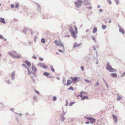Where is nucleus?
<instances>
[{
	"label": "nucleus",
	"mask_w": 125,
	"mask_h": 125,
	"mask_svg": "<svg viewBox=\"0 0 125 125\" xmlns=\"http://www.w3.org/2000/svg\"><path fill=\"white\" fill-rule=\"evenodd\" d=\"M16 119L17 120V122H18L19 121V119L18 118H17V117H16Z\"/></svg>",
	"instance_id": "69168bd1"
},
{
	"label": "nucleus",
	"mask_w": 125,
	"mask_h": 125,
	"mask_svg": "<svg viewBox=\"0 0 125 125\" xmlns=\"http://www.w3.org/2000/svg\"><path fill=\"white\" fill-rule=\"evenodd\" d=\"M83 3L82 1L81 0H77L74 2V4L76 7L79 8Z\"/></svg>",
	"instance_id": "7ed1b4c3"
},
{
	"label": "nucleus",
	"mask_w": 125,
	"mask_h": 125,
	"mask_svg": "<svg viewBox=\"0 0 125 125\" xmlns=\"http://www.w3.org/2000/svg\"><path fill=\"white\" fill-rule=\"evenodd\" d=\"M72 83V82L70 80L68 79L67 80L66 85L67 86H69Z\"/></svg>",
	"instance_id": "dca6fc26"
},
{
	"label": "nucleus",
	"mask_w": 125,
	"mask_h": 125,
	"mask_svg": "<svg viewBox=\"0 0 125 125\" xmlns=\"http://www.w3.org/2000/svg\"><path fill=\"white\" fill-rule=\"evenodd\" d=\"M93 48L94 50L96 51V48L94 46H93Z\"/></svg>",
	"instance_id": "6e6d98bb"
},
{
	"label": "nucleus",
	"mask_w": 125,
	"mask_h": 125,
	"mask_svg": "<svg viewBox=\"0 0 125 125\" xmlns=\"http://www.w3.org/2000/svg\"><path fill=\"white\" fill-rule=\"evenodd\" d=\"M116 4L118 5L119 3V0H114Z\"/></svg>",
	"instance_id": "473e14b6"
},
{
	"label": "nucleus",
	"mask_w": 125,
	"mask_h": 125,
	"mask_svg": "<svg viewBox=\"0 0 125 125\" xmlns=\"http://www.w3.org/2000/svg\"><path fill=\"white\" fill-rule=\"evenodd\" d=\"M28 30V29L27 28H25L24 29L23 31V32L25 34L27 33Z\"/></svg>",
	"instance_id": "5701e85b"
},
{
	"label": "nucleus",
	"mask_w": 125,
	"mask_h": 125,
	"mask_svg": "<svg viewBox=\"0 0 125 125\" xmlns=\"http://www.w3.org/2000/svg\"><path fill=\"white\" fill-rule=\"evenodd\" d=\"M53 100L55 101L57 100V97L55 96H53Z\"/></svg>",
	"instance_id": "e433bc0d"
},
{
	"label": "nucleus",
	"mask_w": 125,
	"mask_h": 125,
	"mask_svg": "<svg viewBox=\"0 0 125 125\" xmlns=\"http://www.w3.org/2000/svg\"><path fill=\"white\" fill-rule=\"evenodd\" d=\"M37 4L38 6V11H39V12H40V10H41V8H40V7L39 5V4L38 3H37Z\"/></svg>",
	"instance_id": "bb28decb"
},
{
	"label": "nucleus",
	"mask_w": 125,
	"mask_h": 125,
	"mask_svg": "<svg viewBox=\"0 0 125 125\" xmlns=\"http://www.w3.org/2000/svg\"><path fill=\"white\" fill-rule=\"evenodd\" d=\"M81 95H80V97H81V98H82V97H83V95L82 94H80Z\"/></svg>",
	"instance_id": "0e129e2a"
},
{
	"label": "nucleus",
	"mask_w": 125,
	"mask_h": 125,
	"mask_svg": "<svg viewBox=\"0 0 125 125\" xmlns=\"http://www.w3.org/2000/svg\"><path fill=\"white\" fill-rule=\"evenodd\" d=\"M54 42L56 45L62 47L61 48L64 50V46L62 43V42L61 41H60L59 42L57 40H55L54 41Z\"/></svg>",
	"instance_id": "20e7f679"
},
{
	"label": "nucleus",
	"mask_w": 125,
	"mask_h": 125,
	"mask_svg": "<svg viewBox=\"0 0 125 125\" xmlns=\"http://www.w3.org/2000/svg\"><path fill=\"white\" fill-rule=\"evenodd\" d=\"M85 123L87 124H88L89 123V122H87Z\"/></svg>",
	"instance_id": "774afa93"
},
{
	"label": "nucleus",
	"mask_w": 125,
	"mask_h": 125,
	"mask_svg": "<svg viewBox=\"0 0 125 125\" xmlns=\"http://www.w3.org/2000/svg\"><path fill=\"white\" fill-rule=\"evenodd\" d=\"M35 72L33 71L32 73H31L34 75L35 76H36V75L35 74Z\"/></svg>",
	"instance_id": "37998d69"
},
{
	"label": "nucleus",
	"mask_w": 125,
	"mask_h": 125,
	"mask_svg": "<svg viewBox=\"0 0 125 125\" xmlns=\"http://www.w3.org/2000/svg\"><path fill=\"white\" fill-rule=\"evenodd\" d=\"M32 69L33 71H34L35 72H36L37 70V69L35 68V67L33 66V65L32 67Z\"/></svg>",
	"instance_id": "aec40b11"
},
{
	"label": "nucleus",
	"mask_w": 125,
	"mask_h": 125,
	"mask_svg": "<svg viewBox=\"0 0 125 125\" xmlns=\"http://www.w3.org/2000/svg\"><path fill=\"white\" fill-rule=\"evenodd\" d=\"M37 57V56L36 55H33L32 57V58L34 59H36Z\"/></svg>",
	"instance_id": "4c0bfd02"
},
{
	"label": "nucleus",
	"mask_w": 125,
	"mask_h": 125,
	"mask_svg": "<svg viewBox=\"0 0 125 125\" xmlns=\"http://www.w3.org/2000/svg\"><path fill=\"white\" fill-rule=\"evenodd\" d=\"M62 82L64 85L65 86L66 85V81L65 78L64 77L63 78Z\"/></svg>",
	"instance_id": "4be33fe9"
},
{
	"label": "nucleus",
	"mask_w": 125,
	"mask_h": 125,
	"mask_svg": "<svg viewBox=\"0 0 125 125\" xmlns=\"http://www.w3.org/2000/svg\"><path fill=\"white\" fill-rule=\"evenodd\" d=\"M21 57L20 56H19L18 55H16V56H15V55H14L13 58H20Z\"/></svg>",
	"instance_id": "72a5a7b5"
},
{
	"label": "nucleus",
	"mask_w": 125,
	"mask_h": 125,
	"mask_svg": "<svg viewBox=\"0 0 125 125\" xmlns=\"http://www.w3.org/2000/svg\"><path fill=\"white\" fill-rule=\"evenodd\" d=\"M81 43H80V44H78L77 43L75 42L74 44L73 48H75L77 47H78L81 45Z\"/></svg>",
	"instance_id": "ddd939ff"
},
{
	"label": "nucleus",
	"mask_w": 125,
	"mask_h": 125,
	"mask_svg": "<svg viewBox=\"0 0 125 125\" xmlns=\"http://www.w3.org/2000/svg\"><path fill=\"white\" fill-rule=\"evenodd\" d=\"M13 53L17 54V53L15 51H10L8 52V54L11 57L13 58L15 55Z\"/></svg>",
	"instance_id": "423d86ee"
},
{
	"label": "nucleus",
	"mask_w": 125,
	"mask_h": 125,
	"mask_svg": "<svg viewBox=\"0 0 125 125\" xmlns=\"http://www.w3.org/2000/svg\"><path fill=\"white\" fill-rule=\"evenodd\" d=\"M78 77L76 76L74 77H71L70 79L72 80V82L73 83H75L78 81L77 80Z\"/></svg>",
	"instance_id": "39448f33"
},
{
	"label": "nucleus",
	"mask_w": 125,
	"mask_h": 125,
	"mask_svg": "<svg viewBox=\"0 0 125 125\" xmlns=\"http://www.w3.org/2000/svg\"><path fill=\"white\" fill-rule=\"evenodd\" d=\"M39 59L41 61H43V58H42L39 57Z\"/></svg>",
	"instance_id": "864d4df0"
},
{
	"label": "nucleus",
	"mask_w": 125,
	"mask_h": 125,
	"mask_svg": "<svg viewBox=\"0 0 125 125\" xmlns=\"http://www.w3.org/2000/svg\"><path fill=\"white\" fill-rule=\"evenodd\" d=\"M83 3H84V5H89L90 3L88 1V0H83Z\"/></svg>",
	"instance_id": "f8f14e48"
},
{
	"label": "nucleus",
	"mask_w": 125,
	"mask_h": 125,
	"mask_svg": "<svg viewBox=\"0 0 125 125\" xmlns=\"http://www.w3.org/2000/svg\"><path fill=\"white\" fill-rule=\"evenodd\" d=\"M124 75L125 76V72L123 73L121 75V76L122 77H123Z\"/></svg>",
	"instance_id": "a18cd8bd"
},
{
	"label": "nucleus",
	"mask_w": 125,
	"mask_h": 125,
	"mask_svg": "<svg viewBox=\"0 0 125 125\" xmlns=\"http://www.w3.org/2000/svg\"><path fill=\"white\" fill-rule=\"evenodd\" d=\"M84 81L87 83H89L90 82V81L87 79H85Z\"/></svg>",
	"instance_id": "49530a36"
},
{
	"label": "nucleus",
	"mask_w": 125,
	"mask_h": 125,
	"mask_svg": "<svg viewBox=\"0 0 125 125\" xmlns=\"http://www.w3.org/2000/svg\"><path fill=\"white\" fill-rule=\"evenodd\" d=\"M15 114H18L19 115L21 116V115H22V114H18L17 113H15Z\"/></svg>",
	"instance_id": "052dcab7"
},
{
	"label": "nucleus",
	"mask_w": 125,
	"mask_h": 125,
	"mask_svg": "<svg viewBox=\"0 0 125 125\" xmlns=\"http://www.w3.org/2000/svg\"><path fill=\"white\" fill-rule=\"evenodd\" d=\"M75 102H71L70 103L69 106H72L75 103Z\"/></svg>",
	"instance_id": "c9c22d12"
},
{
	"label": "nucleus",
	"mask_w": 125,
	"mask_h": 125,
	"mask_svg": "<svg viewBox=\"0 0 125 125\" xmlns=\"http://www.w3.org/2000/svg\"><path fill=\"white\" fill-rule=\"evenodd\" d=\"M118 26L119 28V32L122 33L123 34H124L125 33L124 31L119 24H118Z\"/></svg>",
	"instance_id": "9d476101"
},
{
	"label": "nucleus",
	"mask_w": 125,
	"mask_h": 125,
	"mask_svg": "<svg viewBox=\"0 0 125 125\" xmlns=\"http://www.w3.org/2000/svg\"><path fill=\"white\" fill-rule=\"evenodd\" d=\"M24 62L28 67H29L31 65V63L28 61H25Z\"/></svg>",
	"instance_id": "4468645a"
},
{
	"label": "nucleus",
	"mask_w": 125,
	"mask_h": 125,
	"mask_svg": "<svg viewBox=\"0 0 125 125\" xmlns=\"http://www.w3.org/2000/svg\"><path fill=\"white\" fill-rule=\"evenodd\" d=\"M50 75V74L49 73L47 72H45L43 73V75L46 76L47 77L51 78V76H49V75Z\"/></svg>",
	"instance_id": "2eb2a0df"
},
{
	"label": "nucleus",
	"mask_w": 125,
	"mask_h": 125,
	"mask_svg": "<svg viewBox=\"0 0 125 125\" xmlns=\"http://www.w3.org/2000/svg\"><path fill=\"white\" fill-rule=\"evenodd\" d=\"M102 79H103V81H104V83L106 85V86H107V88H108L109 86H108V84L106 83V81L104 80V79L103 78Z\"/></svg>",
	"instance_id": "393cba45"
},
{
	"label": "nucleus",
	"mask_w": 125,
	"mask_h": 125,
	"mask_svg": "<svg viewBox=\"0 0 125 125\" xmlns=\"http://www.w3.org/2000/svg\"><path fill=\"white\" fill-rule=\"evenodd\" d=\"M38 65L39 66L42 67L44 69H47L48 68L47 66L44 64L42 63H40L38 64Z\"/></svg>",
	"instance_id": "0eeeda50"
},
{
	"label": "nucleus",
	"mask_w": 125,
	"mask_h": 125,
	"mask_svg": "<svg viewBox=\"0 0 125 125\" xmlns=\"http://www.w3.org/2000/svg\"><path fill=\"white\" fill-rule=\"evenodd\" d=\"M74 29L75 32L74 31L73 28L71 27H70L69 31L73 37L74 38H75L77 37L75 33L76 34H77V28L76 26H74Z\"/></svg>",
	"instance_id": "f257e3e1"
},
{
	"label": "nucleus",
	"mask_w": 125,
	"mask_h": 125,
	"mask_svg": "<svg viewBox=\"0 0 125 125\" xmlns=\"http://www.w3.org/2000/svg\"><path fill=\"white\" fill-rule=\"evenodd\" d=\"M51 69L52 71L53 72H55V70H54V69L52 68H51Z\"/></svg>",
	"instance_id": "3c124183"
},
{
	"label": "nucleus",
	"mask_w": 125,
	"mask_h": 125,
	"mask_svg": "<svg viewBox=\"0 0 125 125\" xmlns=\"http://www.w3.org/2000/svg\"><path fill=\"white\" fill-rule=\"evenodd\" d=\"M60 117L62 121V122L64 121L65 119L64 116L62 114H61L60 116Z\"/></svg>",
	"instance_id": "a211bd4d"
},
{
	"label": "nucleus",
	"mask_w": 125,
	"mask_h": 125,
	"mask_svg": "<svg viewBox=\"0 0 125 125\" xmlns=\"http://www.w3.org/2000/svg\"><path fill=\"white\" fill-rule=\"evenodd\" d=\"M99 11L100 12H102V10L101 9H100L99 10Z\"/></svg>",
	"instance_id": "e2e57ef3"
},
{
	"label": "nucleus",
	"mask_w": 125,
	"mask_h": 125,
	"mask_svg": "<svg viewBox=\"0 0 125 125\" xmlns=\"http://www.w3.org/2000/svg\"><path fill=\"white\" fill-rule=\"evenodd\" d=\"M111 76L113 78H115L117 76V74L115 73H112L111 74Z\"/></svg>",
	"instance_id": "6ab92c4d"
},
{
	"label": "nucleus",
	"mask_w": 125,
	"mask_h": 125,
	"mask_svg": "<svg viewBox=\"0 0 125 125\" xmlns=\"http://www.w3.org/2000/svg\"><path fill=\"white\" fill-rule=\"evenodd\" d=\"M97 28L96 27H95L93 29V33H95L97 32Z\"/></svg>",
	"instance_id": "412c9836"
},
{
	"label": "nucleus",
	"mask_w": 125,
	"mask_h": 125,
	"mask_svg": "<svg viewBox=\"0 0 125 125\" xmlns=\"http://www.w3.org/2000/svg\"><path fill=\"white\" fill-rule=\"evenodd\" d=\"M81 68L82 69V71H83L84 70V68L83 66H82L81 67Z\"/></svg>",
	"instance_id": "bf43d9fd"
},
{
	"label": "nucleus",
	"mask_w": 125,
	"mask_h": 125,
	"mask_svg": "<svg viewBox=\"0 0 125 125\" xmlns=\"http://www.w3.org/2000/svg\"><path fill=\"white\" fill-rule=\"evenodd\" d=\"M68 90H71L72 91H73L74 90V89L73 88V87L72 86H70L68 89Z\"/></svg>",
	"instance_id": "2f4dec72"
},
{
	"label": "nucleus",
	"mask_w": 125,
	"mask_h": 125,
	"mask_svg": "<svg viewBox=\"0 0 125 125\" xmlns=\"http://www.w3.org/2000/svg\"><path fill=\"white\" fill-rule=\"evenodd\" d=\"M86 98L88 99V97L86 96H84L82 98H81V100H83L85 99Z\"/></svg>",
	"instance_id": "cd10ccee"
},
{
	"label": "nucleus",
	"mask_w": 125,
	"mask_h": 125,
	"mask_svg": "<svg viewBox=\"0 0 125 125\" xmlns=\"http://www.w3.org/2000/svg\"><path fill=\"white\" fill-rule=\"evenodd\" d=\"M87 119L90 121V123L92 124H94L95 122L96 119L91 117H87Z\"/></svg>",
	"instance_id": "6e6552de"
},
{
	"label": "nucleus",
	"mask_w": 125,
	"mask_h": 125,
	"mask_svg": "<svg viewBox=\"0 0 125 125\" xmlns=\"http://www.w3.org/2000/svg\"><path fill=\"white\" fill-rule=\"evenodd\" d=\"M106 28V25L103 24L102 25V28L103 30L105 29Z\"/></svg>",
	"instance_id": "c756f323"
},
{
	"label": "nucleus",
	"mask_w": 125,
	"mask_h": 125,
	"mask_svg": "<svg viewBox=\"0 0 125 125\" xmlns=\"http://www.w3.org/2000/svg\"><path fill=\"white\" fill-rule=\"evenodd\" d=\"M14 5L13 4H11V8H14Z\"/></svg>",
	"instance_id": "4d7b16f0"
},
{
	"label": "nucleus",
	"mask_w": 125,
	"mask_h": 125,
	"mask_svg": "<svg viewBox=\"0 0 125 125\" xmlns=\"http://www.w3.org/2000/svg\"><path fill=\"white\" fill-rule=\"evenodd\" d=\"M108 3L111 5L112 4V2L111 0H107Z\"/></svg>",
	"instance_id": "f704fd0d"
},
{
	"label": "nucleus",
	"mask_w": 125,
	"mask_h": 125,
	"mask_svg": "<svg viewBox=\"0 0 125 125\" xmlns=\"http://www.w3.org/2000/svg\"><path fill=\"white\" fill-rule=\"evenodd\" d=\"M2 38H3V36L0 34V39H2Z\"/></svg>",
	"instance_id": "5fc2aeb1"
},
{
	"label": "nucleus",
	"mask_w": 125,
	"mask_h": 125,
	"mask_svg": "<svg viewBox=\"0 0 125 125\" xmlns=\"http://www.w3.org/2000/svg\"><path fill=\"white\" fill-rule=\"evenodd\" d=\"M27 69L28 71V75H30L31 73V72L30 71L29 69L28 68Z\"/></svg>",
	"instance_id": "a878e982"
},
{
	"label": "nucleus",
	"mask_w": 125,
	"mask_h": 125,
	"mask_svg": "<svg viewBox=\"0 0 125 125\" xmlns=\"http://www.w3.org/2000/svg\"><path fill=\"white\" fill-rule=\"evenodd\" d=\"M0 22L3 24H5L6 23L4 19L3 18H0Z\"/></svg>",
	"instance_id": "f3484780"
},
{
	"label": "nucleus",
	"mask_w": 125,
	"mask_h": 125,
	"mask_svg": "<svg viewBox=\"0 0 125 125\" xmlns=\"http://www.w3.org/2000/svg\"><path fill=\"white\" fill-rule=\"evenodd\" d=\"M91 38L94 41V42L95 43L97 41H96V40L95 39V37L93 36H91Z\"/></svg>",
	"instance_id": "b1692460"
},
{
	"label": "nucleus",
	"mask_w": 125,
	"mask_h": 125,
	"mask_svg": "<svg viewBox=\"0 0 125 125\" xmlns=\"http://www.w3.org/2000/svg\"><path fill=\"white\" fill-rule=\"evenodd\" d=\"M45 42V39L43 38H42L41 39V42L42 43H44Z\"/></svg>",
	"instance_id": "7c9ffc66"
},
{
	"label": "nucleus",
	"mask_w": 125,
	"mask_h": 125,
	"mask_svg": "<svg viewBox=\"0 0 125 125\" xmlns=\"http://www.w3.org/2000/svg\"><path fill=\"white\" fill-rule=\"evenodd\" d=\"M68 105V101L67 100H66V104L65 105V106H67Z\"/></svg>",
	"instance_id": "8fccbe9b"
},
{
	"label": "nucleus",
	"mask_w": 125,
	"mask_h": 125,
	"mask_svg": "<svg viewBox=\"0 0 125 125\" xmlns=\"http://www.w3.org/2000/svg\"><path fill=\"white\" fill-rule=\"evenodd\" d=\"M35 93H37L38 94H40V93L39 91H37L36 90H35Z\"/></svg>",
	"instance_id": "09e8293b"
},
{
	"label": "nucleus",
	"mask_w": 125,
	"mask_h": 125,
	"mask_svg": "<svg viewBox=\"0 0 125 125\" xmlns=\"http://www.w3.org/2000/svg\"><path fill=\"white\" fill-rule=\"evenodd\" d=\"M99 82L98 81H97L96 83L95 84V86H99Z\"/></svg>",
	"instance_id": "c03bdc74"
},
{
	"label": "nucleus",
	"mask_w": 125,
	"mask_h": 125,
	"mask_svg": "<svg viewBox=\"0 0 125 125\" xmlns=\"http://www.w3.org/2000/svg\"><path fill=\"white\" fill-rule=\"evenodd\" d=\"M38 38V37L37 36H35V37H34V42H36V40L37 38Z\"/></svg>",
	"instance_id": "ea45409f"
},
{
	"label": "nucleus",
	"mask_w": 125,
	"mask_h": 125,
	"mask_svg": "<svg viewBox=\"0 0 125 125\" xmlns=\"http://www.w3.org/2000/svg\"><path fill=\"white\" fill-rule=\"evenodd\" d=\"M15 72L14 71L10 75L11 79L12 80H13L15 79Z\"/></svg>",
	"instance_id": "1a4fd4ad"
},
{
	"label": "nucleus",
	"mask_w": 125,
	"mask_h": 125,
	"mask_svg": "<svg viewBox=\"0 0 125 125\" xmlns=\"http://www.w3.org/2000/svg\"><path fill=\"white\" fill-rule=\"evenodd\" d=\"M112 117L115 123H117V118L116 116L115 115L113 114L112 115Z\"/></svg>",
	"instance_id": "9b49d317"
},
{
	"label": "nucleus",
	"mask_w": 125,
	"mask_h": 125,
	"mask_svg": "<svg viewBox=\"0 0 125 125\" xmlns=\"http://www.w3.org/2000/svg\"><path fill=\"white\" fill-rule=\"evenodd\" d=\"M58 51L59 52H61L62 53L63 52V51H62V50H61L60 49H59L58 50Z\"/></svg>",
	"instance_id": "13d9d810"
},
{
	"label": "nucleus",
	"mask_w": 125,
	"mask_h": 125,
	"mask_svg": "<svg viewBox=\"0 0 125 125\" xmlns=\"http://www.w3.org/2000/svg\"><path fill=\"white\" fill-rule=\"evenodd\" d=\"M22 65L24 67H25V68H26L27 69L28 68L27 67V66H26V64H25L24 63H23L22 64Z\"/></svg>",
	"instance_id": "58836bf2"
},
{
	"label": "nucleus",
	"mask_w": 125,
	"mask_h": 125,
	"mask_svg": "<svg viewBox=\"0 0 125 125\" xmlns=\"http://www.w3.org/2000/svg\"><path fill=\"white\" fill-rule=\"evenodd\" d=\"M2 38L5 41H7V39L6 38H4V37L3 38Z\"/></svg>",
	"instance_id": "338daca9"
},
{
	"label": "nucleus",
	"mask_w": 125,
	"mask_h": 125,
	"mask_svg": "<svg viewBox=\"0 0 125 125\" xmlns=\"http://www.w3.org/2000/svg\"><path fill=\"white\" fill-rule=\"evenodd\" d=\"M19 6V5L18 3H17L15 6V8H17Z\"/></svg>",
	"instance_id": "79ce46f5"
},
{
	"label": "nucleus",
	"mask_w": 125,
	"mask_h": 125,
	"mask_svg": "<svg viewBox=\"0 0 125 125\" xmlns=\"http://www.w3.org/2000/svg\"><path fill=\"white\" fill-rule=\"evenodd\" d=\"M86 92H83V91H81L80 92V94H82V93H83L84 94H85L86 93Z\"/></svg>",
	"instance_id": "603ef678"
},
{
	"label": "nucleus",
	"mask_w": 125,
	"mask_h": 125,
	"mask_svg": "<svg viewBox=\"0 0 125 125\" xmlns=\"http://www.w3.org/2000/svg\"><path fill=\"white\" fill-rule=\"evenodd\" d=\"M33 99L34 100H36L37 99V97L36 96H34L33 97Z\"/></svg>",
	"instance_id": "a19ab883"
},
{
	"label": "nucleus",
	"mask_w": 125,
	"mask_h": 125,
	"mask_svg": "<svg viewBox=\"0 0 125 125\" xmlns=\"http://www.w3.org/2000/svg\"><path fill=\"white\" fill-rule=\"evenodd\" d=\"M87 8L90 9H91L92 8L91 6L89 7H87Z\"/></svg>",
	"instance_id": "680f3d73"
},
{
	"label": "nucleus",
	"mask_w": 125,
	"mask_h": 125,
	"mask_svg": "<svg viewBox=\"0 0 125 125\" xmlns=\"http://www.w3.org/2000/svg\"><path fill=\"white\" fill-rule=\"evenodd\" d=\"M106 69L107 70L111 72H116V69H113L111 66L109 62H107V63L106 66Z\"/></svg>",
	"instance_id": "f03ea898"
},
{
	"label": "nucleus",
	"mask_w": 125,
	"mask_h": 125,
	"mask_svg": "<svg viewBox=\"0 0 125 125\" xmlns=\"http://www.w3.org/2000/svg\"><path fill=\"white\" fill-rule=\"evenodd\" d=\"M6 81L7 82L6 83L8 84H11L10 83V82L9 80H6Z\"/></svg>",
	"instance_id": "de8ad7c7"
},
{
	"label": "nucleus",
	"mask_w": 125,
	"mask_h": 125,
	"mask_svg": "<svg viewBox=\"0 0 125 125\" xmlns=\"http://www.w3.org/2000/svg\"><path fill=\"white\" fill-rule=\"evenodd\" d=\"M122 98L120 96H117L116 99L117 101H119L120 100H121Z\"/></svg>",
	"instance_id": "c85d7f7f"
}]
</instances>
